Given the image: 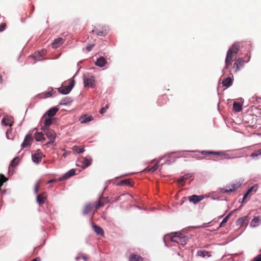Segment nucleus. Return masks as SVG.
<instances>
[{"instance_id":"nucleus-54","label":"nucleus","mask_w":261,"mask_h":261,"mask_svg":"<svg viewBox=\"0 0 261 261\" xmlns=\"http://www.w3.org/2000/svg\"><path fill=\"white\" fill-rule=\"evenodd\" d=\"M192 157H195L197 159V160H202L203 159V157H202V156L197 157L196 156H192Z\"/></svg>"},{"instance_id":"nucleus-53","label":"nucleus","mask_w":261,"mask_h":261,"mask_svg":"<svg viewBox=\"0 0 261 261\" xmlns=\"http://www.w3.org/2000/svg\"><path fill=\"white\" fill-rule=\"evenodd\" d=\"M249 194V193H248V192L247 191V192L244 195L243 200L245 199Z\"/></svg>"},{"instance_id":"nucleus-22","label":"nucleus","mask_w":261,"mask_h":261,"mask_svg":"<svg viewBox=\"0 0 261 261\" xmlns=\"http://www.w3.org/2000/svg\"><path fill=\"white\" fill-rule=\"evenodd\" d=\"M45 121H44V125L42 127L41 129H42V128H48V127L49 126H50L52 123H53V121H52V119L51 118H45Z\"/></svg>"},{"instance_id":"nucleus-24","label":"nucleus","mask_w":261,"mask_h":261,"mask_svg":"<svg viewBox=\"0 0 261 261\" xmlns=\"http://www.w3.org/2000/svg\"><path fill=\"white\" fill-rule=\"evenodd\" d=\"M35 137L37 141H41L45 140L43 134L41 132L36 133Z\"/></svg>"},{"instance_id":"nucleus-18","label":"nucleus","mask_w":261,"mask_h":261,"mask_svg":"<svg viewBox=\"0 0 261 261\" xmlns=\"http://www.w3.org/2000/svg\"><path fill=\"white\" fill-rule=\"evenodd\" d=\"M95 64L97 66L103 67L107 64V61L103 57H100L97 59Z\"/></svg>"},{"instance_id":"nucleus-41","label":"nucleus","mask_w":261,"mask_h":261,"mask_svg":"<svg viewBox=\"0 0 261 261\" xmlns=\"http://www.w3.org/2000/svg\"><path fill=\"white\" fill-rule=\"evenodd\" d=\"M245 219H246V217H245L240 218H239V219L238 220V221H237V223H238V224H242L244 223V221H245Z\"/></svg>"},{"instance_id":"nucleus-3","label":"nucleus","mask_w":261,"mask_h":261,"mask_svg":"<svg viewBox=\"0 0 261 261\" xmlns=\"http://www.w3.org/2000/svg\"><path fill=\"white\" fill-rule=\"evenodd\" d=\"M83 81L85 87H90L94 88L95 87V79L91 73H87L84 75Z\"/></svg>"},{"instance_id":"nucleus-40","label":"nucleus","mask_w":261,"mask_h":261,"mask_svg":"<svg viewBox=\"0 0 261 261\" xmlns=\"http://www.w3.org/2000/svg\"><path fill=\"white\" fill-rule=\"evenodd\" d=\"M107 31L106 30H105L104 31H98L96 32V34L98 36H105L106 34H107Z\"/></svg>"},{"instance_id":"nucleus-43","label":"nucleus","mask_w":261,"mask_h":261,"mask_svg":"<svg viewBox=\"0 0 261 261\" xmlns=\"http://www.w3.org/2000/svg\"><path fill=\"white\" fill-rule=\"evenodd\" d=\"M252 261H261V253L255 257Z\"/></svg>"},{"instance_id":"nucleus-49","label":"nucleus","mask_w":261,"mask_h":261,"mask_svg":"<svg viewBox=\"0 0 261 261\" xmlns=\"http://www.w3.org/2000/svg\"><path fill=\"white\" fill-rule=\"evenodd\" d=\"M221 153L220 151H211V154L213 155H220Z\"/></svg>"},{"instance_id":"nucleus-31","label":"nucleus","mask_w":261,"mask_h":261,"mask_svg":"<svg viewBox=\"0 0 261 261\" xmlns=\"http://www.w3.org/2000/svg\"><path fill=\"white\" fill-rule=\"evenodd\" d=\"M257 188L258 186L256 185L251 187L247 191L248 193L250 194L252 192L255 193L257 191Z\"/></svg>"},{"instance_id":"nucleus-29","label":"nucleus","mask_w":261,"mask_h":261,"mask_svg":"<svg viewBox=\"0 0 261 261\" xmlns=\"http://www.w3.org/2000/svg\"><path fill=\"white\" fill-rule=\"evenodd\" d=\"M92 206L90 204H87L85 205L84 210L83 213L84 215H86L89 213L92 210Z\"/></svg>"},{"instance_id":"nucleus-10","label":"nucleus","mask_w":261,"mask_h":261,"mask_svg":"<svg viewBox=\"0 0 261 261\" xmlns=\"http://www.w3.org/2000/svg\"><path fill=\"white\" fill-rule=\"evenodd\" d=\"M93 119V117L92 115L85 114L80 117L79 121L82 124H85L92 121Z\"/></svg>"},{"instance_id":"nucleus-50","label":"nucleus","mask_w":261,"mask_h":261,"mask_svg":"<svg viewBox=\"0 0 261 261\" xmlns=\"http://www.w3.org/2000/svg\"><path fill=\"white\" fill-rule=\"evenodd\" d=\"M59 181L60 180H59V178L58 179H51V180H49L47 182V184H50V183L55 182Z\"/></svg>"},{"instance_id":"nucleus-13","label":"nucleus","mask_w":261,"mask_h":261,"mask_svg":"<svg viewBox=\"0 0 261 261\" xmlns=\"http://www.w3.org/2000/svg\"><path fill=\"white\" fill-rule=\"evenodd\" d=\"M13 119L12 117H5L2 120V124L5 126H11L13 123Z\"/></svg>"},{"instance_id":"nucleus-15","label":"nucleus","mask_w":261,"mask_h":261,"mask_svg":"<svg viewBox=\"0 0 261 261\" xmlns=\"http://www.w3.org/2000/svg\"><path fill=\"white\" fill-rule=\"evenodd\" d=\"M32 140L31 135L28 134L26 135L24 140L22 143L21 144L22 148H25L30 145L31 142Z\"/></svg>"},{"instance_id":"nucleus-42","label":"nucleus","mask_w":261,"mask_h":261,"mask_svg":"<svg viewBox=\"0 0 261 261\" xmlns=\"http://www.w3.org/2000/svg\"><path fill=\"white\" fill-rule=\"evenodd\" d=\"M6 27V24L5 23H3L0 24V32L5 30Z\"/></svg>"},{"instance_id":"nucleus-12","label":"nucleus","mask_w":261,"mask_h":261,"mask_svg":"<svg viewBox=\"0 0 261 261\" xmlns=\"http://www.w3.org/2000/svg\"><path fill=\"white\" fill-rule=\"evenodd\" d=\"M244 60L242 58H238L234 63V67L236 68V72L240 70L241 67H242L244 64Z\"/></svg>"},{"instance_id":"nucleus-51","label":"nucleus","mask_w":261,"mask_h":261,"mask_svg":"<svg viewBox=\"0 0 261 261\" xmlns=\"http://www.w3.org/2000/svg\"><path fill=\"white\" fill-rule=\"evenodd\" d=\"M102 199H103V201H102V202H103L104 204L109 202V200H108V197H102Z\"/></svg>"},{"instance_id":"nucleus-38","label":"nucleus","mask_w":261,"mask_h":261,"mask_svg":"<svg viewBox=\"0 0 261 261\" xmlns=\"http://www.w3.org/2000/svg\"><path fill=\"white\" fill-rule=\"evenodd\" d=\"M158 167V164L156 163L155 164H154L152 167H151L150 168H149L148 169V171L149 172H153L155 170H156L157 169Z\"/></svg>"},{"instance_id":"nucleus-34","label":"nucleus","mask_w":261,"mask_h":261,"mask_svg":"<svg viewBox=\"0 0 261 261\" xmlns=\"http://www.w3.org/2000/svg\"><path fill=\"white\" fill-rule=\"evenodd\" d=\"M18 159L17 158H15L13 159V160L11 161V165L12 167H14L18 165Z\"/></svg>"},{"instance_id":"nucleus-1","label":"nucleus","mask_w":261,"mask_h":261,"mask_svg":"<svg viewBox=\"0 0 261 261\" xmlns=\"http://www.w3.org/2000/svg\"><path fill=\"white\" fill-rule=\"evenodd\" d=\"M239 43L236 42L233 43L232 46L229 48L227 51L226 57L225 60V68H227L231 64L233 60L237 58V53L239 50Z\"/></svg>"},{"instance_id":"nucleus-32","label":"nucleus","mask_w":261,"mask_h":261,"mask_svg":"<svg viewBox=\"0 0 261 261\" xmlns=\"http://www.w3.org/2000/svg\"><path fill=\"white\" fill-rule=\"evenodd\" d=\"M259 221V218L258 217H254L251 221L250 223V226L252 227H255L257 226V225H255V223H256L258 222Z\"/></svg>"},{"instance_id":"nucleus-9","label":"nucleus","mask_w":261,"mask_h":261,"mask_svg":"<svg viewBox=\"0 0 261 261\" xmlns=\"http://www.w3.org/2000/svg\"><path fill=\"white\" fill-rule=\"evenodd\" d=\"M203 198L204 196L203 195H193L189 197V200L190 202H193L195 204L201 201Z\"/></svg>"},{"instance_id":"nucleus-20","label":"nucleus","mask_w":261,"mask_h":261,"mask_svg":"<svg viewBox=\"0 0 261 261\" xmlns=\"http://www.w3.org/2000/svg\"><path fill=\"white\" fill-rule=\"evenodd\" d=\"M81 162L82 163V167L85 168L91 165V159L89 158H83V161Z\"/></svg>"},{"instance_id":"nucleus-19","label":"nucleus","mask_w":261,"mask_h":261,"mask_svg":"<svg viewBox=\"0 0 261 261\" xmlns=\"http://www.w3.org/2000/svg\"><path fill=\"white\" fill-rule=\"evenodd\" d=\"M232 81L230 77H227L222 81V84L224 87H229L232 85Z\"/></svg>"},{"instance_id":"nucleus-6","label":"nucleus","mask_w":261,"mask_h":261,"mask_svg":"<svg viewBox=\"0 0 261 261\" xmlns=\"http://www.w3.org/2000/svg\"><path fill=\"white\" fill-rule=\"evenodd\" d=\"M43 156V153L38 150L32 154V159L35 163L39 164L41 162Z\"/></svg>"},{"instance_id":"nucleus-37","label":"nucleus","mask_w":261,"mask_h":261,"mask_svg":"<svg viewBox=\"0 0 261 261\" xmlns=\"http://www.w3.org/2000/svg\"><path fill=\"white\" fill-rule=\"evenodd\" d=\"M220 152L221 153L220 154V155L221 156H224V158L225 159H233V158H235V157H233L232 158H230L229 156H228V154L227 153H226L224 151H220Z\"/></svg>"},{"instance_id":"nucleus-28","label":"nucleus","mask_w":261,"mask_h":261,"mask_svg":"<svg viewBox=\"0 0 261 261\" xmlns=\"http://www.w3.org/2000/svg\"><path fill=\"white\" fill-rule=\"evenodd\" d=\"M233 211L231 212L228 215H227L221 222L219 227H221L224 226L225 224L227 222L230 216L232 214Z\"/></svg>"},{"instance_id":"nucleus-45","label":"nucleus","mask_w":261,"mask_h":261,"mask_svg":"<svg viewBox=\"0 0 261 261\" xmlns=\"http://www.w3.org/2000/svg\"><path fill=\"white\" fill-rule=\"evenodd\" d=\"M94 46V44H88L87 46H86V49L87 50L89 51L90 50H92L93 47Z\"/></svg>"},{"instance_id":"nucleus-27","label":"nucleus","mask_w":261,"mask_h":261,"mask_svg":"<svg viewBox=\"0 0 261 261\" xmlns=\"http://www.w3.org/2000/svg\"><path fill=\"white\" fill-rule=\"evenodd\" d=\"M233 109L236 112H239L242 110V107L240 103L235 102L233 104Z\"/></svg>"},{"instance_id":"nucleus-46","label":"nucleus","mask_w":261,"mask_h":261,"mask_svg":"<svg viewBox=\"0 0 261 261\" xmlns=\"http://www.w3.org/2000/svg\"><path fill=\"white\" fill-rule=\"evenodd\" d=\"M200 152L202 155L211 154V151L203 150Z\"/></svg>"},{"instance_id":"nucleus-52","label":"nucleus","mask_w":261,"mask_h":261,"mask_svg":"<svg viewBox=\"0 0 261 261\" xmlns=\"http://www.w3.org/2000/svg\"><path fill=\"white\" fill-rule=\"evenodd\" d=\"M54 144V140H50V141H49L48 142H47L46 143V145Z\"/></svg>"},{"instance_id":"nucleus-2","label":"nucleus","mask_w":261,"mask_h":261,"mask_svg":"<svg viewBox=\"0 0 261 261\" xmlns=\"http://www.w3.org/2000/svg\"><path fill=\"white\" fill-rule=\"evenodd\" d=\"M170 240L184 246L188 243L189 238L187 236L182 235L180 233L176 232L175 236L170 237Z\"/></svg>"},{"instance_id":"nucleus-5","label":"nucleus","mask_w":261,"mask_h":261,"mask_svg":"<svg viewBox=\"0 0 261 261\" xmlns=\"http://www.w3.org/2000/svg\"><path fill=\"white\" fill-rule=\"evenodd\" d=\"M74 86V81L70 82L69 85L65 87H61L58 88L59 93L62 94L66 95L69 94Z\"/></svg>"},{"instance_id":"nucleus-30","label":"nucleus","mask_w":261,"mask_h":261,"mask_svg":"<svg viewBox=\"0 0 261 261\" xmlns=\"http://www.w3.org/2000/svg\"><path fill=\"white\" fill-rule=\"evenodd\" d=\"M72 149L77 153H82L84 151V148L80 146H74Z\"/></svg>"},{"instance_id":"nucleus-62","label":"nucleus","mask_w":261,"mask_h":261,"mask_svg":"<svg viewBox=\"0 0 261 261\" xmlns=\"http://www.w3.org/2000/svg\"><path fill=\"white\" fill-rule=\"evenodd\" d=\"M188 152H195L196 151L193 150V151H188Z\"/></svg>"},{"instance_id":"nucleus-61","label":"nucleus","mask_w":261,"mask_h":261,"mask_svg":"<svg viewBox=\"0 0 261 261\" xmlns=\"http://www.w3.org/2000/svg\"><path fill=\"white\" fill-rule=\"evenodd\" d=\"M8 132H9V130H7V133H6V135H7V138H8V139H9V137H8V135H7V134H8Z\"/></svg>"},{"instance_id":"nucleus-16","label":"nucleus","mask_w":261,"mask_h":261,"mask_svg":"<svg viewBox=\"0 0 261 261\" xmlns=\"http://www.w3.org/2000/svg\"><path fill=\"white\" fill-rule=\"evenodd\" d=\"M63 39L62 38H58L54 40L53 42L51 43L52 47L54 48H57L61 45L63 43Z\"/></svg>"},{"instance_id":"nucleus-58","label":"nucleus","mask_w":261,"mask_h":261,"mask_svg":"<svg viewBox=\"0 0 261 261\" xmlns=\"http://www.w3.org/2000/svg\"><path fill=\"white\" fill-rule=\"evenodd\" d=\"M183 177H184V179L185 180L188 178L189 176H188V175H185L184 176H183Z\"/></svg>"},{"instance_id":"nucleus-36","label":"nucleus","mask_w":261,"mask_h":261,"mask_svg":"<svg viewBox=\"0 0 261 261\" xmlns=\"http://www.w3.org/2000/svg\"><path fill=\"white\" fill-rule=\"evenodd\" d=\"M109 109V105H106L105 107H102L100 110H99V113L101 114H104L107 109Z\"/></svg>"},{"instance_id":"nucleus-4","label":"nucleus","mask_w":261,"mask_h":261,"mask_svg":"<svg viewBox=\"0 0 261 261\" xmlns=\"http://www.w3.org/2000/svg\"><path fill=\"white\" fill-rule=\"evenodd\" d=\"M241 186L240 182L232 183L230 185L227 186L224 188H220V191L225 193L229 192L235 191L238 188Z\"/></svg>"},{"instance_id":"nucleus-21","label":"nucleus","mask_w":261,"mask_h":261,"mask_svg":"<svg viewBox=\"0 0 261 261\" xmlns=\"http://www.w3.org/2000/svg\"><path fill=\"white\" fill-rule=\"evenodd\" d=\"M197 255L200 257H204L205 256L210 257L211 254L210 252L206 250H199L197 253Z\"/></svg>"},{"instance_id":"nucleus-14","label":"nucleus","mask_w":261,"mask_h":261,"mask_svg":"<svg viewBox=\"0 0 261 261\" xmlns=\"http://www.w3.org/2000/svg\"><path fill=\"white\" fill-rule=\"evenodd\" d=\"M46 50L42 49L41 50V51L35 53L33 55V57L34 58L35 60H41L42 59L43 56H44L46 54Z\"/></svg>"},{"instance_id":"nucleus-7","label":"nucleus","mask_w":261,"mask_h":261,"mask_svg":"<svg viewBox=\"0 0 261 261\" xmlns=\"http://www.w3.org/2000/svg\"><path fill=\"white\" fill-rule=\"evenodd\" d=\"M58 111L59 108L57 107L51 108L43 115L42 118H46L47 117L49 118L54 117Z\"/></svg>"},{"instance_id":"nucleus-26","label":"nucleus","mask_w":261,"mask_h":261,"mask_svg":"<svg viewBox=\"0 0 261 261\" xmlns=\"http://www.w3.org/2000/svg\"><path fill=\"white\" fill-rule=\"evenodd\" d=\"M45 199V197L42 195H38L37 196V202L40 205L44 203Z\"/></svg>"},{"instance_id":"nucleus-56","label":"nucleus","mask_w":261,"mask_h":261,"mask_svg":"<svg viewBox=\"0 0 261 261\" xmlns=\"http://www.w3.org/2000/svg\"><path fill=\"white\" fill-rule=\"evenodd\" d=\"M41 259L40 258V257H36L34 259H33L32 261H40Z\"/></svg>"},{"instance_id":"nucleus-17","label":"nucleus","mask_w":261,"mask_h":261,"mask_svg":"<svg viewBox=\"0 0 261 261\" xmlns=\"http://www.w3.org/2000/svg\"><path fill=\"white\" fill-rule=\"evenodd\" d=\"M92 227H93V228L94 231L96 232V233L97 235H99L100 236H103L104 235L103 230L102 229V228L101 227H100L97 225H95L94 224H92Z\"/></svg>"},{"instance_id":"nucleus-23","label":"nucleus","mask_w":261,"mask_h":261,"mask_svg":"<svg viewBox=\"0 0 261 261\" xmlns=\"http://www.w3.org/2000/svg\"><path fill=\"white\" fill-rule=\"evenodd\" d=\"M72 98L69 97H66L63 98L60 102V105H67L72 102Z\"/></svg>"},{"instance_id":"nucleus-8","label":"nucleus","mask_w":261,"mask_h":261,"mask_svg":"<svg viewBox=\"0 0 261 261\" xmlns=\"http://www.w3.org/2000/svg\"><path fill=\"white\" fill-rule=\"evenodd\" d=\"M45 134L46 137L50 140H54L56 137V133L53 130L48 128H42V129Z\"/></svg>"},{"instance_id":"nucleus-57","label":"nucleus","mask_w":261,"mask_h":261,"mask_svg":"<svg viewBox=\"0 0 261 261\" xmlns=\"http://www.w3.org/2000/svg\"><path fill=\"white\" fill-rule=\"evenodd\" d=\"M82 258L85 261H86L87 260V257L84 255H82Z\"/></svg>"},{"instance_id":"nucleus-60","label":"nucleus","mask_w":261,"mask_h":261,"mask_svg":"<svg viewBox=\"0 0 261 261\" xmlns=\"http://www.w3.org/2000/svg\"><path fill=\"white\" fill-rule=\"evenodd\" d=\"M80 259V256H77L76 258H75V259L76 260L78 261Z\"/></svg>"},{"instance_id":"nucleus-11","label":"nucleus","mask_w":261,"mask_h":261,"mask_svg":"<svg viewBox=\"0 0 261 261\" xmlns=\"http://www.w3.org/2000/svg\"><path fill=\"white\" fill-rule=\"evenodd\" d=\"M75 174V170L73 169L69 170L68 172L65 173L61 177L59 178V180H65L69 177L73 176Z\"/></svg>"},{"instance_id":"nucleus-39","label":"nucleus","mask_w":261,"mask_h":261,"mask_svg":"<svg viewBox=\"0 0 261 261\" xmlns=\"http://www.w3.org/2000/svg\"><path fill=\"white\" fill-rule=\"evenodd\" d=\"M130 181L129 180L125 179V180H123L121 181L120 182V185H129V184H130Z\"/></svg>"},{"instance_id":"nucleus-55","label":"nucleus","mask_w":261,"mask_h":261,"mask_svg":"<svg viewBox=\"0 0 261 261\" xmlns=\"http://www.w3.org/2000/svg\"><path fill=\"white\" fill-rule=\"evenodd\" d=\"M35 192L36 194H37L38 193V185L37 184H36L35 186Z\"/></svg>"},{"instance_id":"nucleus-63","label":"nucleus","mask_w":261,"mask_h":261,"mask_svg":"<svg viewBox=\"0 0 261 261\" xmlns=\"http://www.w3.org/2000/svg\"><path fill=\"white\" fill-rule=\"evenodd\" d=\"M162 159H163V157H161V158H160V160H162Z\"/></svg>"},{"instance_id":"nucleus-44","label":"nucleus","mask_w":261,"mask_h":261,"mask_svg":"<svg viewBox=\"0 0 261 261\" xmlns=\"http://www.w3.org/2000/svg\"><path fill=\"white\" fill-rule=\"evenodd\" d=\"M175 161V159H172V161L171 160V159L170 158V159H167L164 164H170L172 162H173L174 161Z\"/></svg>"},{"instance_id":"nucleus-33","label":"nucleus","mask_w":261,"mask_h":261,"mask_svg":"<svg viewBox=\"0 0 261 261\" xmlns=\"http://www.w3.org/2000/svg\"><path fill=\"white\" fill-rule=\"evenodd\" d=\"M259 155H261V149L256 151L252 153L250 155V156L252 158H254L255 157H257Z\"/></svg>"},{"instance_id":"nucleus-35","label":"nucleus","mask_w":261,"mask_h":261,"mask_svg":"<svg viewBox=\"0 0 261 261\" xmlns=\"http://www.w3.org/2000/svg\"><path fill=\"white\" fill-rule=\"evenodd\" d=\"M104 205V203L101 200H99L98 203L95 205V207L96 210L99 209L100 207Z\"/></svg>"},{"instance_id":"nucleus-59","label":"nucleus","mask_w":261,"mask_h":261,"mask_svg":"<svg viewBox=\"0 0 261 261\" xmlns=\"http://www.w3.org/2000/svg\"><path fill=\"white\" fill-rule=\"evenodd\" d=\"M3 82V77L2 75H0V83H2Z\"/></svg>"},{"instance_id":"nucleus-25","label":"nucleus","mask_w":261,"mask_h":261,"mask_svg":"<svg viewBox=\"0 0 261 261\" xmlns=\"http://www.w3.org/2000/svg\"><path fill=\"white\" fill-rule=\"evenodd\" d=\"M129 261H143V259L138 255L132 254L129 257Z\"/></svg>"},{"instance_id":"nucleus-47","label":"nucleus","mask_w":261,"mask_h":261,"mask_svg":"<svg viewBox=\"0 0 261 261\" xmlns=\"http://www.w3.org/2000/svg\"><path fill=\"white\" fill-rule=\"evenodd\" d=\"M52 96V91H48V92H47L45 94V97H49L50 96Z\"/></svg>"},{"instance_id":"nucleus-48","label":"nucleus","mask_w":261,"mask_h":261,"mask_svg":"<svg viewBox=\"0 0 261 261\" xmlns=\"http://www.w3.org/2000/svg\"><path fill=\"white\" fill-rule=\"evenodd\" d=\"M185 181V179H184V177H180L178 179V182L180 184H182V182H184Z\"/></svg>"}]
</instances>
